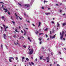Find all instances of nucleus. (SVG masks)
Masks as SVG:
<instances>
[{"mask_svg":"<svg viewBox=\"0 0 66 66\" xmlns=\"http://www.w3.org/2000/svg\"><path fill=\"white\" fill-rule=\"evenodd\" d=\"M64 34V32L62 31V33L61 32L60 33V39L61 40L63 38V36Z\"/></svg>","mask_w":66,"mask_h":66,"instance_id":"obj_1","label":"nucleus"},{"mask_svg":"<svg viewBox=\"0 0 66 66\" xmlns=\"http://www.w3.org/2000/svg\"><path fill=\"white\" fill-rule=\"evenodd\" d=\"M29 51H30L28 53V54H30V55H31V54H32L33 53V49H29Z\"/></svg>","mask_w":66,"mask_h":66,"instance_id":"obj_2","label":"nucleus"},{"mask_svg":"<svg viewBox=\"0 0 66 66\" xmlns=\"http://www.w3.org/2000/svg\"><path fill=\"white\" fill-rule=\"evenodd\" d=\"M11 59H12L13 60H14V58L13 57H9V61L10 62H12V60Z\"/></svg>","mask_w":66,"mask_h":66,"instance_id":"obj_3","label":"nucleus"},{"mask_svg":"<svg viewBox=\"0 0 66 66\" xmlns=\"http://www.w3.org/2000/svg\"><path fill=\"white\" fill-rule=\"evenodd\" d=\"M30 5L29 4H27L25 5V7L26 8H28V7H29Z\"/></svg>","mask_w":66,"mask_h":66,"instance_id":"obj_4","label":"nucleus"},{"mask_svg":"<svg viewBox=\"0 0 66 66\" xmlns=\"http://www.w3.org/2000/svg\"><path fill=\"white\" fill-rule=\"evenodd\" d=\"M56 34H55V35H54L52 37L51 36H50V38L51 39H53V38H55V35Z\"/></svg>","mask_w":66,"mask_h":66,"instance_id":"obj_5","label":"nucleus"},{"mask_svg":"<svg viewBox=\"0 0 66 66\" xmlns=\"http://www.w3.org/2000/svg\"><path fill=\"white\" fill-rule=\"evenodd\" d=\"M3 9L5 11V13H6V12H7V9H5V8H3Z\"/></svg>","mask_w":66,"mask_h":66,"instance_id":"obj_6","label":"nucleus"},{"mask_svg":"<svg viewBox=\"0 0 66 66\" xmlns=\"http://www.w3.org/2000/svg\"><path fill=\"white\" fill-rule=\"evenodd\" d=\"M46 59L47 60V62L48 63L49 62V58L48 57H47Z\"/></svg>","mask_w":66,"mask_h":66,"instance_id":"obj_7","label":"nucleus"},{"mask_svg":"<svg viewBox=\"0 0 66 66\" xmlns=\"http://www.w3.org/2000/svg\"><path fill=\"white\" fill-rule=\"evenodd\" d=\"M3 37H4V38L5 39H6V38H5V37H6V35L5 34H4L3 35Z\"/></svg>","mask_w":66,"mask_h":66,"instance_id":"obj_8","label":"nucleus"},{"mask_svg":"<svg viewBox=\"0 0 66 66\" xmlns=\"http://www.w3.org/2000/svg\"><path fill=\"white\" fill-rule=\"evenodd\" d=\"M50 14V13L49 12L45 13V14L46 15H49Z\"/></svg>","mask_w":66,"mask_h":66,"instance_id":"obj_9","label":"nucleus"},{"mask_svg":"<svg viewBox=\"0 0 66 66\" xmlns=\"http://www.w3.org/2000/svg\"><path fill=\"white\" fill-rule=\"evenodd\" d=\"M28 39H29V41L30 42H31V39H30V37H28Z\"/></svg>","mask_w":66,"mask_h":66,"instance_id":"obj_10","label":"nucleus"},{"mask_svg":"<svg viewBox=\"0 0 66 66\" xmlns=\"http://www.w3.org/2000/svg\"><path fill=\"white\" fill-rule=\"evenodd\" d=\"M34 0H31L32 2L30 3V5H32V3L33 2H34Z\"/></svg>","mask_w":66,"mask_h":66,"instance_id":"obj_11","label":"nucleus"},{"mask_svg":"<svg viewBox=\"0 0 66 66\" xmlns=\"http://www.w3.org/2000/svg\"><path fill=\"white\" fill-rule=\"evenodd\" d=\"M65 25H66V23L64 22L63 24V26H65Z\"/></svg>","mask_w":66,"mask_h":66,"instance_id":"obj_12","label":"nucleus"},{"mask_svg":"<svg viewBox=\"0 0 66 66\" xmlns=\"http://www.w3.org/2000/svg\"><path fill=\"white\" fill-rule=\"evenodd\" d=\"M60 24H59V22H57V27H60Z\"/></svg>","mask_w":66,"mask_h":66,"instance_id":"obj_13","label":"nucleus"},{"mask_svg":"<svg viewBox=\"0 0 66 66\" xmlns=\"http://www.w3.org/2000/svg\"><path fill=\"white\" fill-rule=\"evenodd\" d=\"M15 15L16 16V19H18V16H17V15H16V13H15Z\"/></svg>","mask_w":66,"mask_h":66,"instance_id":"obj_14","label":"nucleus"},{"mask_svg":"<svg viewBox=\"0 0 66 66\" xmlns=\"http://www.w3.org/2000/svg\"><path fill=\"white\" fill-rule=\"evenodd\" d=\"M7 28H8V27H7V26L6 27V28L5 29V31L6 32V31H7L6 30V29H7Z\"/></svg>","mask_w":66,"mask_h":66,"instance_id":"obj_15","label":"nucleus"},{"mask_svg":"<svg viewBox=\"0 0 66 66\" xmlns=\"http://www.w3.org/2000/svg\"><path fill=\"white\" fill-rule=\"evenodd\" d=\"M2 20H4V16H3L2 17Z\"/></svg>","mask_w":66,"mask_h":66,"instance_id":"obj_16","label":"nucleus"},{"mask_svg":"<svg viewBox=\"0 0 66 66\" xmlns=\"http://www.w3.org/2000/svg\"><path fill=\"white\" fill-rule=\"evenodd\" d=\"M40 24H41V23H40V22H39V25L38 26V27H39V26H40Z\"/></svg>","mask_w":66,"mask_h":66,"instance_id":"obj_17","label":"nucleus"},{"mask_svg":"<svg viewBox=\"0 0 66 66\" xmlns=\"http://www.w3.org/2000/svg\"><path fill=\"white\" fill-rule=\"evenodd\" d=\"M35 33H36V34H38V33L39 32H38V31H37L35 32Z\"/></svg>","mask_w":66,"mask_h":66,"instance_id":"obj_18","label":"nucleus"},{"mask_svg":"<svg viewBox=\"0 0 66 66\" xmlns=\"http://www.w3.org/2000/svg\"><path fill=\"white\" fill-rule=\"evenodd\" d=\"M15 31L16 32H18V33H19V31H17V29H15Z\"/></svg>","mask_w":66,"mask_h":66,"instance_id":"obj_19","label":"nucleus"},{"mask_svg":"<svg viewBox=\"0 0 66 66\" xmlns=\"http://www.w3.org/2000/svg\"><path fill=\"white\" fill-rule=\"evenodd\" d=\"M24 15L25 16H27V17H28V15H26L25 13H24Z\"/></svg>","mask_w":66,"mask_h":66,"instance_id":"obj_20","label":"nucleus"},{"mask_svg":"<svg viewBox=\"0 0 66 66\" xmlns=\"http://www.w3.org/2000/svg\"><path fill=\"white\" fill-rule=\"evenodd\" d=\"M39 41H41V38H39Z\"/></svg>","mask_w":66,"mask_h":66,"instance_id":"obj_21","label":"nucleus"},{"mask_svg":"<svg viewBox=\"0 0 66 66\" xmlns=\"http://www.w3.org/2000/svg\"><path fill=\"white\" fill-rule=\"evenodd\" d=\"M13 37H14V38H16V35H14L13 36Z\"/></svg>","mask_w":66,"mask_h":66,"instance_id":"obj_22","label":"nucleus"},{"mask_svg":"<svg viewBox=\"0 0 66 66\" xmlns=\"http://www.w3.org/2000/svg\"><path fill=\"white\" fill-rule=\"evenodd\" d=\"M31 63L32 65H34V63L33 62H31Z\"/></svg>","mask_w":66,"mask_h":66,"instance_id":"obj_23","label":"nucleus"},{"mask_svg":"<svg viewBox=\"0 0 66 66\" xmlns=\"http://www.w3.org/2000/svg\"><path fill=\"white\" fill-rule=\"evenodd\" d=\"M26 60L27 61H29V59L28 58H26Z\"/></svg>","mask_w":66,"mask_h":66,"instance_id":"obj_24","label":"nucleus"},{"mask_svg":"<svg viewBox=\"0 0 66 66\" xmlns=\"http://www.w3.org/2000/svg\"><path fill=\"white\" fill-rule=\"evenodd\" d=\"M0 3L1 4H4V3H3V2H0Z\"/></svg>","mask_w":66,"mask_h":66,"instance_id":"obj_25","label":"nucleus"},{"mask_svg":"<svg viewBox=\"0 0 66 66\" xmlns=\"http://www.w3.org/2000/svg\"><path fill=\"white\" fill-rule=\"evenodd\" d=\"M18 17H19L20 19V20H22V19L21 18H20V17H19V16H18Z\"/></svg>","mask_w":66,"mask_h":66,"instance_id":"obj_26","label":"nucleus"},{"mask_svg":"<svg viewBox=\"0 0 66 66\" xmlns=\"http://www.w3.org/2000/svg\"><path fill=\"white\" fill-rule=\"evenodd\" d=\"M42 34H44L43 33H40V34H39V35H42Z\"/></svg>","mask_w":66,"mask_h":66,"instance_id":"obj_27","label":"nucleus"},{"mask_svg":"<svg viewBox=\"0 0 66 66\" xmlns=\"http://www.w3.org/2000/svg\"><path fill=\"white\" fill-rule=\"evenodd\" d=\"M24 31L25 32V33H24V35H26V31H25L24 30Z\"/></svg>","mask_w":66,"mask_h":66,"instance_id":"obj_28","label":"nucleus"},{"mask_svg":"<svg viewBox=\"0 0 66 66\" xmlns=\"http://www.w3.org/2000/svg\"><path fill=\"white\" fill-rule=\"evenodd\" d=\"M47 30H48V28H46V29H45L44 30L45 31H47Z\"/></svg>","mask_w":66,"mask_h":66,"instance_id":"obj_29","label":"nucleus"},{"mask_svg":"<svg viewBox=\"0 0 66 66\" xmlns=\"http://www.w3.org/2000/svg\"><path fill=\"white\" fill-rule=\"evenodd\" d=\"M40 59L42 60V57H40Z\"/></svg>","mask_w":66,"mask_h":66,"instance_id":"obj_30","label":"nucleus"},{"mask_svg":"<svg viewBox=\"0 0 66 66\" xmlns=\"http://www.w3.org/2000/svg\"><path fill=\"white\" fill-rule=\"evenodd\" d=\"M23 47H24L25 48H26V45L23 46Z\"/></svg>","mask_w":66,"mask_h":66,"instance_id":"obj_31","label":"nucleus"},{"mask_svg":"<svg viewBox=\"0 0 66 66\" xmlns=\"http://www.w3.org/2000/svg\"><path fill=\"white\" fill-rule=\"evenodd\" d=\"M29 64L30 65V66H32V65H31V64L30 63V62H29Z\"/></svg>","mask_w":66,"mask_h":66,"instance_id":"obj_32","label":"nucleus"},{"mask_svg":"<svg viewBox=\"0 0 66 66\" xmlns=\"http://www.w3.org/2000/svg\"><path fill=\"white\" fill-rule=\"evenodd\" d=\"M42 42H40L39 44H40V45H41V44H42Z\"/></svg>","mask_w":66,"mask_h":66,"instance_id":"obj_33","label":"nucleus"},{"mask_svg":"<svg viewBox=\"0 0 66 66\" xmlns=\"http://www.w3.org/2000/svg\"><path fill=\"white\" fill-rule=\"evenodd\" d=\"M18 57H16V60H18Z\"/></svg>","mask_w":66,"mask_h":66,"instance_id":"obj_34","label":"nucleus"},{"mask_svg":"<svg viewBox=\"0 0 66 66\" xmlns=\"http://www.w3.org/2000/svg\"><path fill=\"white\" fill-rule=\"evenodd\" d=\"M52 23H54V22H53V21H52Z\"/></svg>","mask_w":66,"mask_h":66,"instance_id":"obj_35","label":"nucleus"},{"mask_svg":"<svg viewBox=\"0 0 66 66\" xmlns=\"http://www.w3.org/2000/svg\"><path fill=\"white\" fill-rule=\"evenodd\" d=\"M53 53L52 52L51 53V54L52 55H53Z\"/></svg>","mask_w":66,"mask_h":66,"instance_id":"obj_36","label":"nucleus"},{"mask_svg":"<svg viewBox=\"0 0 66 66\" xmlns=\"http://www.w3.org/2000/svg\"><path fill=\"white\" fill-rule=\"evenodd\" d=\"M12 22L13 23V24H15V22L14 21H12Z\"/></svg>","mask_w":66,"mask_h":66,"instance_id":"obj_37","label":"nucleus"},{"mask_svg":"<svg viewBox=\"0 0 66 66\" xmlns=\"http://www.w3.org/2000/svg\"><path fill=\"white\" fill-rule=\"evenodd\" d=\"M25 58L24 57H22V60H23V59H24Z\"/></svg>","mask_w":66,"mask_h":66,"instance_id":"obj_38","label":"nucleus"},{"mask_svg":"<svg viewBox=\"0 0 66 66\" xmlns=\"http://www.w3.org/2000/svg\"><path fill=\"white\" fill-rule=\"evenodd\" d=\"M35 61L37 62V58H36L35 59Z\"/></svg>","mask_w":66,"mask_h":66,"instance_id":"obj_39","label":"nucleus"},{"mask_svg":"<svg viewBox=\"0 0 66 66\" xmlns=\"http://www.w3.org/2000/svg\"><path fill=\"white\" fill-rule=\"evenodd\" d=\"M27 21L28 22V23H30V21Z\"/></svg>","mask_w":66,"mask_h":66,"instance_id":"obj_40","label":"nucleus"},{"mask_svg":"<svg viewBox=\"0 0 66 66\" xmlns=\"http://www.w3.org/2000/svg\"><path fill=\"white\" fill-rule=\"evenodd\" d=\"M1 48H2V47H3V45H1Z\"/></svg>","mask_w":66,"mask_h":66,"instance_id":"obj_41","label":"nucleus"},{"mask_svg":"<svg viewBox=\"0 0 66 66\" xmlns=\"http://www.w3.org/2000/svg\"><path fill=\"white\" fill-rule=\"evenodd\" d=\"M8 14H9V15H10V12H8Z\"/></svg>","mask_w":66,"mask_h":66,"instance_id":"obj_42","label":"nucleus"},{"mask_svg":"<svg viewBox=\"0 0 66 66\" xmlns=\"http://www.w3.org/2000/svg\"><path fill=\"white\" fill-rule=\"evenodd\" d=\"M18 4H19V5L20 6H21V4H20L19 3H18Z\"/></svg>","mask_w":66,"mask_h":66,"instance_id":"obj_43","label":"nucleus"},{"mask_svg":"<svg viewBox=\"0 0 66 66\" xmlns=\"http://www.w3.org/2000/svg\"><path fill=\"white\" fill-rule=\"evenodd\" d=\"M42 9H44V7H42Z\"/></svg>","mask_w":66,"mask_h":66,"instance_id":"obj_44","label":"nucleus"},{"mask_svg":"<svg viewBox=\"0 0 66 66\" xmlns=\"http://www.w3.org/2000/svg\"><path fill=\"white\" fill-rule=\"evenodd\" d=\"M46 37H48V35H46Z\"/></svg>","mask_w":66,"mask_h":66,"instance_id":"obj_45","label":"nucleus"},{"mask_svg":"<svg viewBox=\"0 0 66 66\" xmlns=\"http://www.w3.org/2000/svg\"><path fill=\"white\" fill-rule=\"evenodd\" d=\"M32 26H34V27H35V25H34V24H32Z\"/></svg>","mask_w":66,"mask_h":66,"instance_id":"obj_46","label":"nucleus"},{"mask_svg":"<svg viewBox=\"0 0 66 66\" xmlns=\"http://www.w3.org/2000/svg\"><path fill=\"white\" fill-rule=\"evenodd\" d=\"M42 49H44V47H42Z\"/></svg>","mask_w":66,"mask_h":66,"instance_id":"obj_47","label":"nucleus"},{"mask_svg":"<svg viewBox=\"0 0 66 66\" xmlns=\"http://www.w3.org/2000/svg\"><path fill=\"white\" fill-rule=\"evenodd\" d=\"M21 33H23V31H22V30H21Z\"/></svg>","mask_w":66,"mask_h":66,"instance_id":"obj_48","label":"nucleus"},{"mask_svg":"<svg viewBox=\"0 0 66 66\" xmlns=\"http://www.w3.org/2000/svg\"><path fill=\"white\" fill-rule=\"evenodd\" d=\"M11 19H13V17L11 16Z\"/></svg>","mask_w":66,"mask_h":66,"instance_id":"obj_49","label":"nucleus"},{"mask_svg":"<svg viewBox=\"0 0 66 66\" xmlns=\"http://www.w3.org/2000/svg\"><path fill=\"white\" fill-rule=\"evenodd\" d=\"M50 34H52V33H51V31H50Z\"/></svg>","mask_w":66,"mask_h":66,"instance_id":"obj_50","label":"nucleus"},{"mask_svg":"<svg viewBox=\"0 0 66 66\" xmlns=\"http://www.w3.org/2000/svg\"><path fill=\"white\" fill-rule=\"evenodd\" d=\"M45 2H46V1H44V3H45Z\"/></svg>","mask_w":66,"mask_h":66,"instance_id":"obj_51","label":"nucleus"},{"mask_svg":"<svg viewBox=\"0 0 66 66\" xmlns=\"http://www.w3.org/2000/svg\"><path fill=\"white\" fill-rule=\"evenodd\" d=\"M59 53H60V54H61V52H59Z\"/></svg>","mask_w":66,"mask_h":66,"instance_id":"obj_52","label":"nucleus"},{"mask_svg":"<svg viewBox=\"0 0 66 66\" xmlns=\"http://www.w3.org/2000/svg\"><path fill=\"white\" fill-rule=\"evenodd\" d=\"M1 28L2 29H3V28H2V27H1Z\"/></svg>","mask_w":66,"mask_h":66,"instance_id":"obj_53","label":"nucleus"},{"mask_svg":"<svg viewBox=\"0 0 66 66\" xmlns=\"http://www.w3.org/2000/svg\"><path fill=\"white\" fill-rule=\"evenodd\" d=\"M60 12H62V10H60Z\"/></svg>","mask_w":66,"mask_h":66,"instance_id":"obj_54","label":"nucleus"},{"mask_svg":"<svg viewBox=\"0 0 66 66\" xmlns=\"http://www.w3.org/2000/svg\"><path fill=\"white\" fill-rule=\"evenodd\" d=\"M57 66H60V65H59V64H57Z\"/></svg>","mask_w":66,"mask_h":66,"instance_id":"obj_55","label":"nucleus"},{"mask_svg":"<svg viewBox=\"0 0 66 66\" xmlns=\"http://www.w3.org/2000/svg\"><path fill=\"white\" fill-rule=\"evenodd\" d=\"M50 66H52V64H50Z\"/></svg>","mask_w":66,"mask_h":66,"instance_id":"obj_56","label":"nucleus"},{"mask_svg":"<svg viewBox=\"0 0 66 66\" xmlns=\"http://www.w3.org/2000/svg\"><path fill=\"white\" fill-rule=\"evenodd\" d=\"M4 7V5H2V7Z\"/></svg>","mask_w":66,"mask_h":66,"instance_id":"obj_57","label":"nucleus"},{"mask_svg":"<svg viewBox=\"0 0 66 66\" xmlns=\"http://www.w3.org/2000/svg\"><path fill=\"white\" fill-rule=\"evenodd\" d=\"M60 59H61V60H62V59H63V58H60Z\"/></svg>","mask_w":66,"mask_h":66,"instance_id":"obj_58","label":"nucleus"},{"mask_svg":"<svg viewBox=\"0 0 66 66\" xmlns=\"http://www.w3.org/2000/svg\"><path fill=\"white\" fill-rule=\"evenodd\" d=\"M65 15V13L63 14V15Z\"/></svg>","mask_w":66,"mask_h":66,"instance_id":"obj_59","label":"nucleus"},{"mask_svg":"<svg viewBox=\"0 0 66 66\" xmlns=\"http://www.w3.org/2000/svg\"><path fill=\"white\" fill-rule=\"evenodd\" d=\"M26 30H28V28H26Z\"/></svg>","mask_w":66,"mask_h":66,"instance_id":"obj_60","label":"nucleus"},{"mask_svg":"<svg viewBox=\"0 0 66 66\" xmlns=\"http://www.w3.org/2000/svg\"><path fill=\"white\" fill-rule=\"evenodd\" d=\"M31 59H33V57H31Z\"/></svg>","mask_w":66,"mask_h":66,"instance_id":"obj_61","label":"nucleus"},{"mask_svg":"<svg viewBox=\"0 0 66 66\" xmlns=\"http://www.w3.org/2000/svg\"><path fill=\"white\" fill-rule=\"evenodd\" d=\"M16 44H17L18 45V43H17Z\"/></svg>","mask_w":66,"mask_h":66,"instance_id":"obj_62","label":"nucleus"},{"mask_svg":"<svg viewBox=\"0 0 66 66\" xmlns=\"http://www.w3.org/2000/svg\"><path fill=\"white\" fill-rule=\"evenodd\" d=\"M65 38H63V40H65Z\"/></svg>","mask_w":66,"mask_h":66,"instance_id":"obj_63","label":"nucleus"},{"mask_svg":"<svg viewBox=\"0 0 66 66\" xmlns=\"http://www.w3.org/2000/svg\"><path fill=\"white\" fill-rule=\"evenodd\" d=\"M22 62H23V60H22Z\"/></svg>","mask_w":66,"mask_h":66,"instance_id":"obj_64","label":"nucleus"}]
</instances>
